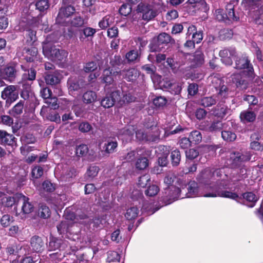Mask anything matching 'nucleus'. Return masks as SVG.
Instances as JSON below:
<instances>
[{
    "instance_id": "obj_1",
    "label": "nucleus",
    "mask_w": 263,
    "mask_h": 263,
    "mask_svg": "<svg viewBox=\"0 0 263 263\" xmlns=\"http://www.w3.org/2000/svg\"><path fill=\"white\" fill-rule=\"evenodd\" d=\"M188 185L187 192L186 193L187 197H193L196 196H202L205 197L220 196L233 199H235L238 197V195L236 193L229 191L221 192L217 190L215 192H211L203 194L202 193H200L198 184L195 181L190 182Z\"/></svg>"
},
{
    "instance_id": "obj_2",
    "label": "nucleus",
    "mask_w": 263,
    "mask_h": 263,
    "mask_svg": "<svg viewBox=\"0 0 263 263\" xmlns=\"http://www.w3.org/2000/svg\"><path fill=\"white\" fill-rule=\"evenodd\" d=\"M224 168H218L212 172L209 169L205 170L201 174V180L206 182L208 180H219V179L223 176V178L221 180V182L219 183V184L213 189L212 192H215L216 191H219L221 192H225L226 191L222 190V188L229 187V184L226 183L224 181V177H227V175L224 174Z\"/></svg>"
},
{
    "instance_id": "obj_3",
    "label": "nucleus",
    "mask_w": 263,
    "mask_h": 263,
    "mask_svg": "<svg viewBox=\"0 0 263 263\" xmlns=\"http://www.w3.org/2000/svg\"><path fill=\"white\" fill-rule=\"evenodd\" d=\"M235 66L236 69H244L243 74H245L249 80H252L255 77V73L250 60L246 54H240L235 56Z\"/></svg>"
},
{
    "instance_id": "obj_4",
    "label": "nucleus",
    "mask_w": 263,
    "mask_h": 263,
    "mask_svg": "<svg viewBox=\"0 0 263 263\" xmlns=\"http://www.w3.org/2000/svg\"><path fill=\"white\" fill-rule=\"evenodd\" d=\"M251 159V153L249 152H233L230 154L227 161V164L233 168H237L241 166L242 163Z\"/></svg>"
},
{
    "instance_id": "obj_5",
    "label": "nucleus",
    "mask_w": 263,
    "mask_h": 263,
    "mask_svg": "<svg viewBox=\"0 0 263 263\" xmlns=\"http://www.w3.org/2000/svg\"><path fill=\"white\" fill-rule=\"evenodd\" d=\"M43 52L45 57L55 61H62L68 55V53L66 51L57 49L55 46L49 43L44 44Z\"/></svg>"
},
{
    "instance_id": "obj_6",
    "label": "nucleus",
    "mask_w": 263,
    "mask_h": 263,
    "mask_svg": "<svg viewBox=\"0 0 263 263\" xmlns=\"http://www.w3.org/2000/svg\"><path fill=\"white\" fill-rule=\"evenodd\" d=\"M172 41L175 42L168 34L166 33H160L158 35L156 40L149 45V50L153 52H159L162 50V47H160V45L167 44Z\"/></svg>"
},
{
    "instance_id": "obj_7",
    "label": "nucleus",
    "mask_w": 263,
    "mask_h": 263,
    "mask_svg": "<svg viewBox=\"0 0 263 263\" xmlns=\"http://www.w3.org/2000/svg\"><path fill=\"white\" fill-rule=\"evenodd\" d=\"M155 134H151L149 130L145 132L143 129L138 130L136 132V138L139 141H156L159 138V132L157 127H154L152 129Z\"/></svg>"
},
{
    "instance_id": "obj_8",
    "label": "nucleus",
    "mask_w": 263,
    "mask_h": 263,
    "mask_svg": "<svg viewBox=\"0 0 263 263\" xmlns=\"http://www.w3.org/2000/svg\"><path fill=\"white\" fill-rule=\"evenodd\" d=\"M2 98L6 100L7 104H10L18 98V93L16 90V86L9 85L5 87L1 93Z\"/></svg>"
},
{
    "instance_id": "obj_9",
    "label": "nucleus",
    "mask_w": 263,
    "mask_h": 263,
    "mask_svg": "<svg viewBox=\"0 0 263 263\" xmlns=\"http://www.w3.org/2000/svg\"><path fill=\"white\" fill-rule=\"evenodd\" d=\"M120 98V91L116 90L109 95H106L101 101V106L104 108H108L114 106L115 102L119 103Z\"/></svg>"
},
{
    "instance_id": "obj_10",
    "label": "nucleus",
    "mask_w": 263,
    "mask_h": 263,
    "mask_svg": "<svg viewBox=\"0 0 263 263\" xmlns=\"http://www.w3.org/2000/svg\"><path fill=\"white\" fill-rule=\"evenodd\" d=\"M236 53V50L233 48H225L219 51V55L221 58L223 63L227 65H231L232 64L231 57H235Z\"/></svg>"
},
{
    "instance_id": "obj_11",
    "label": "nucleus",
    "mask_w": 263,
    "mask_h": 263,
    "mask_svg": "<svg viewBox=\"0 0 263 263\" xmlns=\"http://www.w3.org/2000/svg\"><path fill=\"white\" fill-rule=\"evenodd\" d=\"M74 11V8L70 5L62 7L60 9L59 14L56 18L57 23L58 24L64 23L65 18L72 14Z\"/></svg>"
},
{
    "instance_id": "obj_12",
    "label": "nucleus",
    "mask_w": 263,
    "mask_h": 263,
    "mask_svg": "<svg viewBox=\"0 0 263 263\" xmlns=\"http://www.w3.org/2000/svg\"><path fill=\"white\" fill-rule=\"evenodd\" d=\"M16 197L18 198V202L22 203V212L24 214H29L33 211V205L30 202L28 197L22 194H16Z\"/></svg>"
},
{
    "instance_id": "obj_13",
    "label": "nucleus",
    "mask_w": 263,
    "mask_h": 263,
    "mask_svg": "<svg viewBox=\"0 0 263 263\" xmlns=\"http://www.w3.org/2000/svg\"><path fill=\"white\" fill-rule=\"evenodd\" d=\"M40 114L43 118H46L50 121L57 122L60 121V117L59 114L51 111V109L46 106H43L42 107L40 111Z\"/></svg>"
},
{
    "instance_id": "obj_14",
    "label": "nucleus",
    "mask_w": 263,
    "mask_h": 263,
    "mask_svg": "<svg viewBox=\"0 0 263 263\" xmlns=\"http://www.w3.org/2000/svg\"><path fill=\"white\" fill-rule=\"evenodd\" d=\"M38 53L37 49L32 46L29 48H25L23 51V55L27 62H33L37 60V55Z\"/></svg>"
},
{
    "instance_id": "obj_15",
    "label": "nucleus",
    "mask_w": 263,
    "mask_h": 263,
    "mask_svg": "<svg viewBox=\"0 0 263 263\" xmlns=\"http://www.w3.org/2000/svg\"><path fill=\"white\" fill-rule=\"evenodd\" d=\"M30 244L32 250L36 252H41L44 249V242L42 238L34 236L31 238Z\"/></svg>"
},
{
    "instance_id": "obj_16",
    "label": "nucleus",
    "mask_w": 263,
    "mask_h": 263,
    "mask_svg": "<svg viewBox=\"0 0 263 263\" xmlns=\"http://www.w3.org/2000/svg\"><path fill=\"white\" fill-rule=\"evenodd\" d=\"M16 72L17 71L14 66H8L1 70L2 77L4 79H8L10 81H11L15 77Z\"/></svg>"
},
{
    "instance_id": "obj_17",
    "label": "nucleus",
    "mask_w": 263,
    "mask_h": 263,
    "mask_svg": "<svg viewBox=\"0 0 263 263\" xmlns=\"http://www.w3.org/2000/svg\"><path fill=\"white\" fill-rule=\"evenodd\" d=\"M61 75L58 71L46 75L45 80L47 84L53 85L60 83Z\"/></svg>"
},
{
    "instance_id": "obj_18",
    "label": "nucleus",
    "mask_w": 263,
    "mask_h": 263,
    "mask_svg": "<svg viewBox=\"0 0 263 263\" xmlns=\"http://www.w3.org/2000/svg\"><path fill=\"white\" fill-rule=\"evenodd\" d=\"M141 10L143 14V19L147 21L153 19L157 15V12L148 6L142 5Z\"/></svg>"
},
{
    "instance_id": "obj_19",
    "label": "nucleus",
    "mask_w": 263,
    "mask_h": 263,
    "mask_svg": "<svg viewBox=\"0 0 263 263\" xmlns=\"http://www.w3.org/2000/svg\"><path fill=\"white\" fill-rule=\"evenodd\" d=\"M232 80L237 87L246 89L247 87V82L242 77L241 73H234L232 75Z\"/></svg>"
},
{
    "instance_id": "obj_20",
    "label": "nucleus",
    "mask_w": 263,
    "mask_h": 263,
    "mask_svg": "<svg viewBox=\"0 0 263 263\" xmlns=\"http://www.w3.org/2000/svg\"><path fill=\"white\" fill-rule=\"evenodd\" d=\"M115 72L113 73L109 69H105L100 79L103 83L106 84V86L112 84L114 82Z\"/></svg>"
},
{
    "instance_id": "obj_21",
    "label": "nucleus",
    "mask_w": 263,
    "mask_h": 263,
    "mask_svg": "<svg viewBox=\"0 0 263 263\" xmlns=\"http://www.w3.org/2000/svg\"><path fill=\"white\" fill-rule=\"evenodd\" d=\"M0 197L2 204L5 206L11 207L18 202V198L16 197V194L11 197L0 193Z\"/></svg>"
},
{
    "instance_id": "obj_22",
    "label": "nucleus",
    "mask_w": 263,
    "mask_h": 263,
    "mask_svg": "<svg viewBox=\"0 0 263 263\" xmlns=\"http://www.w3.org/2000/svg\"><path fill=\"white\" fill-rule=\"evenodd\" d=\"M120 74L128 81L135 80L139 74L138 71L134 68L123 70L120 72Z\"/></svg>"
},
{
    "instance_id": "obj_23",
    "label": "nucleus",
    "mask_w": 263,
    "mask_h": 263,
    "mask_svg": "<svg viewBox=\"0 0 263 263\" xmlns=\"http://www.w3.org/2000/svg\"><path fill=\"white\" fill-rule=\"evenodd\" d=\"M240 118L241 121L246 123L253 122L256 119V115L251 110H244L240 113Z\"/></svg>"
},
{
    "instance_id": "obj_24",
    "label": "nucleus",
    "mask_w": 263,
    "mask_h": 263,
    "mask_svg": "<svg viewBox=\"0 0 263 263\" xmlns=\"http://www.w3.org/2000/svg\"><path fill=\"white\" fill-rule=\"evenodd\" d=\"M0 139L2 142L8 145H13L15 143V137L12 135L7 133L5 131L0 130Z\"/></svg>"
},
{
    "instance_id": "obj_25",
    "label": "nucleus",
    "mask_w": 263,
    "mask_h": 263,
    "mask_svg": "<svg viewBox=\"0 0 263 263\" xmlns=\"http://www.w3.org/2000/svg\"><path fill=\"white\" fill-rule=\"evenodd\" d=\"M97 96L96 92L89 90L84 93L82 100L83 102L86 104H90L95 102L97 100Z\"/></svg>"
},
{
    "instance_id": "obj_26",
    "label": "nucleus",
    "mask_w": 263,
    "mask_h": 263,
    "mask_svg": "<svg viewBox=\"0 0 263 263\" xmlns=\"http://www.w3.org/2000/svg\"><path fill=\"white\" fill-rule=\"evenodd\" d=\"M24 105V101H19L11 110H9V114L13 117H17L23 113Z\"/></svg>"
},
{
    "instance_id": "obj_27",
    "label": "nucleus",
    "mask_w": 263,
    "mask_h": 263,
    "mask_svg": "<svg viewBox=\"0 0 263 263\" xmlns=\"http://www.w3.org/2000/svg\"><path fill=\"white\" fill-rule=\"evenodd\" d=\"M217 100V96L215 95L210 97H205L201 99L200 104L204 107H209L215 105L216 103Z\"/></svg>"
},
{
    "instance_id": "obj_28",
    "label": "nucleus",
    "mask_w": 263,
    "mask_h": 263,
    "mask_svg": "<svg viewBox=\"0 0 263 263\" xmlns=\"http://www.w3.org/2000/svg\"><path fill=\"white\" fill-rule=\"evenodd\" d=\"M64 216L67 220H70L73 221V222H81L80 220L85 219L87 218V216L85 214H82L76 216L73 213H70L69 210H66L64 213ZM83 222H82V223Z\"/></svg>"
},
{
    "instance_id": "obj_29",
    "label": "nucleus",
    "mask_w": 263,
    "mask_h": 263,
    "mask_svg": "<svg viewBox=\"0 0 263 263\" xmlns=\"http://www.w3.org/2000/svg\"><path fill=\"white\" fill-rule=\"evenodd\" d=\"M192 60L196 66L202 65L204 61L203 52L200 49H197L194 53Z\"/></svg>"
},
{
    "instance_id": "obj_30",
    "label": "nucleus",
    "mask_w": 263,
    "mask_h": 263,
    "mask_svg": "<svg viewBox=\"0 0 263 263\" xmlns=\"http://www.w3.org/2000/svg\"><path fill=\"white\" fill-rule=\"evenodd\" d=\"M243 198L249 203H246L249 207L252 208L254 206L255 203L257 201L258 199L256 195L252 193L248 192L243 194Z\"/></svg>"
},
{
    "instance_id": "obj_31",
    "label": "nucleus",
    "mask_w": 263,
    "mask_h": 263,
    "mask_svg": "<svg viewBox=\"0 0 263 263\" xmlns=\"http://www.w3.org/2000/svg\"><path fill=\"white\" fill-rule=\"evenodd\" d=\"M114 18L111 15H106L104 16L99 23V27L102 29H105L113 24Z\"/></svg>"
},
{
    "instance_id": "obj_32",
    "label": "nucleus",
    "mask_w": 263,
    "mask_h": 263,
    "mask_svg": "<svg viewBox=\"0 0 263 263\" xmlns=\"http://www.w3.org/2000/svg\"><path fill=\"white\" fill-rule=\"evenodd\" d=\"M247 170L245 168H240L239 170H235L232 173L233 177L231 179L232 182H235L240 180L242 178L246 177Z\"/></svg>"
},
{
    "instance_id": "obj_33",
    "label": "nucleus",
    "mask_w": 263,
    "mask_h": 263,
    "mask_svg": "<svg viewBox=\"0 0 263 263\" xmlns=\"http://www.w3.org/2000/svg\"><path fill=\"white\" fill-rule=\"evenodd\" d=\"M118 146V143L116 140H108L105 143L103 148L106 153L110 154L115 152Z\"/></svg>"
},
{
    "instance_id": "obj_34",
    "label": "nucleus",
    "mask_w": 263,
    "mask_h": 263,
    "mask_svg": "<svg viewBox=\"0 0 263 263\" xmlns=\"http://www.w3.org/2000/svg\"><path fill=\"white\" fill-rule=\"evenodd\" d=\"M135 99L136 98L130 92H125L123 95L122 97L120 95V98L119 99V104L120 105H122L124 104L134 102Z\"/></svg>"
},
{
    "instance_id": "obj_35",
    "label": "nucleus",
    "mask_w": 263,
    "mask_h": 263,
    "mask_svg": "<svg viewBox=\"0 0 263 263\" xmlns=\"http://www.w3.org/2000/svg\"><path fill=\"white\" fill-rule=\"evenodd\" d=\"M67 83L69 92H72L78 90L80 88V84L76 78H69L68 80Z\"/></svg>"
},
{
    "instance_id": "obj_36",
    "label": "nucleus",
    "mask_w": 263,
    "mask_h": 263,
    "mask_svg": "<svg viewBox=\"0 0 263 263\" xmlns=\"http://www.w3.org/2000/svg\"><path fill=\"white\" fill-rule=\"evenodd\" d=\"M22 69L26 72L23 74V79L24 80L32 81L35 79L36 72L33 69H30L26 71L25 66L21 65Z\"/></svg>"
},
{
    "instance_id": "obj_37",
    "label": "nucleus",
    "mask_w": 263,
    "mask_h": 263,
    "mask_svg": "<svg viewBox=\"0 0 263 263\" xmlns=\"http://www.w3.org/2000/svg\"><path fill=\"white\" fill-rule=\"evenodd\" d=\"M134 133V128L132 126H129L127 129L124 130L123 133L120 135L122 139H125L126 141L131 140Z\"/></svg>"
},
{
    "instance_id": "obj_38",
    "label": "nucleus",
    "mask_w": 263,
    "mask_h": 263,
    "mask_svg": "<svg viewBox=\"0 0 263 263\" xmlns=\"http://www.w3.org/2000/svg\"><path fill=\"white\" fill-rule=\"evenodd\" d=\"M139 211L136 207H132L127 210L125 216L127 219L132 220L135 219L138 215Z\"/></svg>"
},
{
    "instance_id": "obj_39",
    "label": "nucleus",
    "mask_w": 263,
    "mask_h": 263,
    "mask_svg": "<svg viewBox=\"0 0 263 263\" xmlns=\"http://www.w3.org/2000/svg\"><path fill=\"white\" fill-rule=\"evenodd\" d=\"M189 138L192 143L196 144L201 141L202 135L199 131L194 130L190 133Z\"/></svg>"
},
{
    "instance_id": "obj_40",
    "label": "nucleus",
    "mask_w": 263,
    "mask_h": 263,
    "mask_svg": "<svg viewBox=\"0 0 263 263\" xmlns=\"http://www.w3.org/2000/svg\"><path fill=\"white\" fill-rule=\"evenodd\" d=\"M171 157L173 165L177 166L181 159L180 152L178 149H175L172 152Z\"/></svg>"
},
{
    "instance_id": "obj_41",
    "label": "nucleus",
    "mask_w": 263,
    "mask_h": 263,
    "mask_svg": "<svg viewBox=\"0 0 263 263\" xmlns=\"http://www.w3.org/2000/svg\"><path fill=\"white\" fill-rule=\"evenodd\" d=\"M88 152V147L86 144H81L78 146L76 149V154L78 157L85 156Z\"/></svg>"
},
{
    "instance_id": "obj_42",
    "label": "nucleus",
    "mask_w": 263,
    "mask_h": 263,
    "mask_svg": "<svg viewBox=\"0 0 263 263\" xmlns=\"http://www.w3.org/2000/svg\"><path fill=\"white\" fill-rule=\"evenodd\" d=\"M148 165V159L145 157L138 159L135 164L136 168L140 170L145 169Z\"/></svg>"
},
{
    "instance_id": "obj_43",
    "label": "nucleus",
    "mask_w": 263,
    "mask_h": 263,
    "mask_svg": "<svg viewBox=\"0 0 263 263\" xmlns=\"http://www.w3.org/2000/svg\"><path fill=\"white\" fill-rule=\"evenodd\" d=\"M25 35L27 39V42L30 44L34 42L36 39V31L32 29L26 30Z\"/></svg>"
},
{
    "instance_id": "obj_44",
    "label": "nucleus",
    "mask_w": 263,
    "mask_h": 263,
    "mask_svg": "<svg viewBox=\"0 0 263 263\" xmlns=\"http://www.w3.org/2000/svg\"><path fill=\"white\" fill-rule=\"evenodd\" d=\"M215 18L219 22H224L227 23V14L223 10L218 9L215 10L214 13Z\"/></svg>"
},
{
    "instance_id": "obj_45",
    "label": "nucleus",
    "mask_w": 263,
    "mask_h": 263,
    "mask_svg": "<svg viewBox=\"0 0 263 263\" xmlns=\"http://www.w3.org/2000/svg\"><path fill=\"white\" fill-rule=\"evenodd\" d=\"M58 231L60 234L67 233L69 231V223L67 220L62 221L57 226Z\"/></svg>"
},
{
    "instance_id": "obj_46",
    "label": "nucleus",
    "mask_w": 263,
    "mask_h": 263,
    "mask_svg": "<svg viewBox=\"0 0 263 263\" xmlns=\"http://www.w3.org/2000/svg\"><path fill=\"white\" fill-rule=\"evenodd\" d=\"M222 138L227 141H232L235 140L236 136L235 133L231 132L224 130L221 132Z\"/></svg>"
},
{
    "instance_id": "obj_47",
    "label": "nucleus",
    "mask_w": 263,
    "mask_h": 263,
    "mask_svg": "<svg viewBox=\"0 0 263 263\" xmlns=\"http://www.w3.org/2000/svg\"><path fill=\"white\" fill-rule=\"evenodd\" d=\"M39 214L43 218H47L50 215L49 208L45 205H41L39 210Z\"/></svg>"
},
{
    "instance_id": "obj_48",
    "label": "nucleus",
    "mask_w": 263,
    "mask_h": 263,
    "mask_svg": "<svg viewBox=\"0 0 263 263\" xmlns=\"http://www.w3.org/2000/svg\"><path fill=\"white\" fill-rule=\"evenodd\" d=\"M219 37L221 40L230 39L233 35V31L229 29H223L219 31Z\"/></svg>"
},
{
    "instance_id": "obj_49",
    "label": "nucleus",
    "mask_w": 263,
    "mask_h": 263,
    "mask_svg": "<svg viewBox=\"0 0 263 263\" xmlns=\"http://www.w3.org/2000/svg\"><path fill=\"white\" fill-rule=\"evenodd\" d=\"M98 68L97 63L95 62L86 63L83 67V70L85 72L89 73L96 70Z\"/></svg>"
},
{
    "instance_id": "obj_50",
    "label": "nucleus",
    "mask_w": 263,
    "mask_h": 263,
    "mask_svg": "<svg viewBox=\"0 0 263 263\" xmlns=\"http://www.w3.org/2000/svg\"><path fill=\"white\" fill-rule=\"evenodd\" d=\"M58 99L56 97H50L49 99L45 100V103L48 106V108L50 107V109H55L59 107V105L57 103Z\"/></svg>"
},
{
    "instance_id": "obj_51",
    "label": "nucleus",
    "mask_w": 263,
    "mask_h": 263,
    "mask_svg": "<svg viewBox=\"0 0 263 263\" xmlns=\"http://www.w3.org/2000/svg\"><path fill=\"white\" fill-rule=\"evenodd\" d=\"M40 85L41 87L40 90L41 96L45 100L49 99L51 96L52 92L51 90L46 87L42 86L41 83H40Z\"/></svg>"
},
{
    "instance_id": "obj_52",
    "label": "nucleus",
    "mask_w": 263,
    "mask_h": 263,
    "mask_svg": "<svg viewBox=\"0 0 263 263\" xmlns=\"http://www.w3.org/2000/svg\"><path fill=\"white\" fill-rule=\"evenodd\" d=\"M120 255L116 251H109L107 253V261L109 262L112 261H119Z\"/></svg>"
},
{
    "instance_id": "obj_53",
    "label": "nucleus",
    "mask_w": 263,
    "mask_h": 263,
    "mask_svg": "<svg viewBox=\"0 0 263 263\" xmlns=\"http://www.w3.org/2000/svg\"><path fill=\"white\" fill-rule=\"evenodd\" d=\"M36 8L40 11H43L49 8V3L47 0H40L36 2Z\"/></svg>"
},
{
    "instance_id": "obj_54",
    "label": "nucleus",
    "mask_w": 263,
    "mask_h": 263,
    "mask_svg": "<svg viewBox=\"0 0 263 263\" xmlns=\"http://www.w3.org/2000/svg\"><path fill=\"white\" fill-rule=\"evenodd\" d=\"M223 128V125L220 121H216L213 122L209 127L210 132L220 131Z\"/></svg>"
},
{
    "instance_id": "obj_55",
    "label": "nucleus",
    "mask_w": 263,
    "mask_h": 263,
    "mask_svg": "<svg viewBox=\"0 0 263 263\" xmlns=\"http://www.w3.org/2000/svg\"><path fill=\"white\" fill-rule=\"evenodd\" d=\"M119 13L123 16H127L132 11V7L128 4H123L119 9Z\"/></svg>"
},
{
    "instance_id": "obj_56",
    "label": "nucleus",
    "mask_w": 263,
    "mask_h": 263,
    "mask_svg": "<svg viewBox=\"0 0 263 263\" xmlns=\"http://www.w3.org/2000/svg\"><path fill=\"white\" fill-rule=\"evenodd\" d=\"M159 192V188L156 185L149 186L145 191V194L148 196H154L157 194Z\"/></svg>"
},
{
    "instance_id": "obj_57",
    "label": "nucleus",
    "mask_w": 263,
    "mask_h": 263,
    "mask_svg": "<svg viewBox=\"0 0 263 263\" xmlns=\"http://www.w3.org/2000/svg\"><path fill=\"white\" fill-rule=\"evenodd\" d=\"M32 176L34 178H39L43 174V170L42 167L37 166L32 170Z\"/></svg>"
},
{
    "instance_id": "obj_58",
    "label": "nucleus",
    "mask_w": 263,
    "mask_h": 263,
    "mask_svg": "<svg viewBox=\"0 0 263 263\" xmlns=\"http://www.w3.org/2000/svg\"><path fill=\"white\" fill-rule=\"evenodd\" d=\"M13 221V218L9 215H4L1 219V223L4 227H8Z\"/></svg>"
},
{
    "instance_id": "obj_59",
    "label": "nucleus",
    "mask_w": 263,
    "mask_h": 263,
    "mask_svg": "<svg viewBox=\"0 0 263 263\" xmlns=\"http://www.w3.org/2000/svg\"><path fill=\"white\" fill-rule=\"evenodd\" d=\"M153 103L156 106H163L166 103V99L163 97H157L154 99Z\"/></svg>"
},
{
    "instance_id": "obj_60",
    "label": "nucleus",
    "mask_w": 263,
    "mask_h": 263,
    "mask_svg": "<svg viewBox=\"0 0 263 263\" xmlns=\"http://www.w3.org/2000/svg\"><path fill=\"white\" fill-rule=\"evenodd\" d=\"M229 109L225 106L221 107L219 108V106H217L215 111L216 116L222 118L228 112Z\"/></svg>"
},
{
    "instance_id": "obj_61",
    "label": "nucleus",
    "mask_w": 263,
    "mask_h": 263,
    "mask_svg": "<svg viewBox=\"0 0 263 263\" xmlns=\"http://www.w3.org/2000/svg\"><path fill=\"white\" fill-rule=\"evenodd\" d=\"M181 90V86L179 83L173 82L169 91L173 95L179 94Z\"/></svg>"
},
{
    "instance_id": "obj_62",
    "label": "nucleus",
    "mask_w": 263,
    "mask_h": 263,
    "mask_svg": "<svg viewBox=\"0 0 263 263\" xmlns=\"http://www.w3.org/2000/svg\"><path fill=\"white\" fill-rule=\"evenodd\" d=\"M175 179V175L172 173H169L165 177L164 182L165 184L169 186L173 184Z\"/></svg>"
},
{
    "instance_id": "obj_63",
    "label": "nucleus",
    "mask_w": 263,
    "mask_h": 263,
    "mask_svg": "<svg viewBox=\"0 0 263 263\" xmlns=\"http://www.w3.org/2000/svg\"><path fill=\"white\" fill-rule=\"evenodd\" d=\"M150 178L148 175H144L139 177L138 180V185L142 187H144L147 184Z\"/></svg>"
},
{
    "instance_id": "obj_64",
    "label": "nucleus",
    "mask_w": 263,
    "mask_h": 263,
    "mask_svg": "<svg viewBox=\"0 0 263 263\" xmlns=\"http://www.w3.org/2000/svg\"><path fill=\"white\" fill-rule=\"evenodd\" d=\"M191 143L192 142L189 137L188 138L186 137L182 138L179 141L180 147L183 149H186L189 147L191 146Z\"/></svg>"
}]
</instances>
